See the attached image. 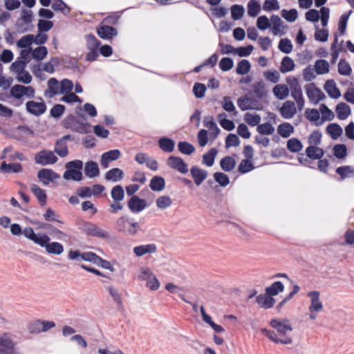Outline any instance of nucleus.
Listing matches in <instances>:
<instances>
[{
  "mask_svg": "<svg viewBox=\"0 0 354 354\" xmlns=\"http://www.w3.org/2000/svg\"><path fill=\"white\" fill-rule=\"evenodd\" d=\"M111 198L114 201H122L124 198V192L121 185L113 187L111 192Z\"/></svg>",
  "mask_w": 354,
  "mask_h": 354,
  "instance_id": "nucleus-55",
  "label": "nucleus"
},
{
  "mask_svg": "<svg viewBox=\"0 0 354 354\" xmlns=\"http://www.w3.org/2000/svg\"><path fill=\"white\" fill-rule=\"evenodd\" d=\"M290 92V88L288 86L283 84H277L274 88H272V93L274 95V97L280 100H284L286 98Z\"/></svg>",
  "mask_w": 354,
  "mask_h": 354,
  "instance_id": "nucleus-31",
  "label": "nucleus"
},
{
  "mask_svg": "<svg viewBox=\"0 0 354 354\" xmlns=\"http://www.w3.org/2000/svg\"><path fill=\"white\" fill-rule=\"evenodd\" d=\"M82 230L88 236L98 237L105 240L111 239L110 233L95 223L84 222L82 225Z\"/></svg>",
  "mask_w": 354,
  "mask_h": 354,
  "instance_id": "nucleus-4",
  "label": "nucleus"
},
{
  "mask_svg": "<svg viewBox=\"0 0 354 354\" xmlns=\"http://www.w3.org/2000/svg\"><path fill=\"white\" fill-rule=\"evenodd\" d=\"M217 153L218 151L216 149H211L207 153L203 156V163L207 167L212 166Z\"/></svg>",
  "mask_w": 354,
  "mask_h": 354,
  "instance_id": "nucleus-52",
  "label": "nucleus"
},
{
  "mask_svg": "<svg viewBox=\"0 0 354 354\" xmlns=\"http://www.w3.org/2000/svg\"><path fill=\"white\" fill-rule=\"evenodd\" d=\"M22 234L28 239L33 241L35 243L39 245L43 237L46 234L39 233L35 234L32 227H28L24 229Z\"/></svg>",
  "mask_w": 354,
  "mask_h": 354,
  "instance_id": "nucleus-32",
  "label": "nucleus"
},
{
  "mask_svg": "<svg viewBox=\"0 0 354 354\" xmlns=\"http://www.w3.org/2000/svg\"><path fill=\"white\" fill-rule=\"evenodd\" d=\"M218 120L221 126L227 131H232L234 129L235 126L232 120L227 119V115L225 113H221L218 115Z\"/></svg>",
  "mask_w": 354,
  "mask_h": 354,
  "instance_id": "nucleus-44",
  "label": "nucleus"
},
{
  "mask_svg": "<svg viewBox=\"0 0 354 354\" xmlns=\"http://www.w3.org/2000/svg\"><path fill=\"white\" fill-rule=\"evenodd\" d=\"M117 230L127 236H135L139 230L138 222H131L127 216H123L117 219Z\"/></svg>",
  "mask_w": 354,
  "mask_h": 354,
  "instance_id": "nucleus-1",
  "label": "nucleus"
},
{
  "mask_svg": "<svg viewBox=\"0 0 354 354\" xmlns=\"http://www.w3.org/2000/svg\"><path fill=\"white\" fill-rule=\"evenodd\" d=\"M128 207L132 212L138 213L146 208L147 203L145 200L133 196L128 202Z\"/></svg>",
  "mask_w": 354,
  "mask_h": 354,
  "instance_id": "nucleus-23",
  "label": "nucleus"
},
{
  "mask_svg": "<svg viewBox=\"0 0 354 354\" xmlns=\"http://www.w3.org/2000/svg\"><path fill=\"white\" fill-rule=\"evenodd\" d=\"M308 297L310 299L308 307L309 317L310 319L315 320L317 318V313L323 310V304L319 299V292L318 291L309 292Z\"/></svg>",
  "mask_w": 354,
  "mask_h": 354,
  "instance_id": "nucleus-7",
  "label": "nucleus"
},
{
  "mask_svg": "<svg viewBox=\"0 0 354 354\" xmlns=\"http://www.w3.org/2000/svg\"><path fill=\"white\" fill-rule=\"evenodd\" d=\"M295 68V63L292 58L290 57H285L283 58L281 65L279 66V71L282 73H286L292 71Z\"/></svg>",
  "mask_w": 354,
  "mask_h": 354,
  "instance_id": "nucleus-40",
  "label": "nucleus"
},
{
  "mask_svg": "<svg viewBox=\"0 0 354 354\" xmlns=\"http://www.w3.org/2000/svg\"><path fill=\"white\" fill-rule=\"evenodd\" d=\"M86 41V48L88 52L86 55V59L93 62L99 56L98 50L100 41L93 35H86L85 36Z\"/></svg>",
  "mask_w": 354,
  "mask_h": 354,
  "instance_id": "nucleus-6",
  "label": "nucleus"
},
{
  "mask_svg": "<svg viewBox=\"0 0 354 354\" xmlns=\"http://www.w3.org/2000/svg\"><path fill=\"white\" fill-rule=\"evenodd\" d=\"M165 187V180L160 176H154L150 182V187L153 191L160 192Z\"/></svg>",
  "mask_w": 354,
  "mask_h": 354,
  "instance_id": "nucleus-46",
  "label": "nucleus"
},
{
  "mask_svg": "<svg viewBox=\"0 0 354 354\" xmlns=\"http://www.w3.org/2000/svg\"><path fill=\"white\" fill-rule=\"evenodd\" d=\"M336 172L340 176L342 180L347 178H354V167L351 166L337 167Z\"/></svg>",
  "mask_w": 354,
  "mask_h": 354,
  "instance_id": "nucleus-42",
  "label": "nucleus"
},
{
  "mask_svg": "<svg viewBox=\"0 0 354 354\" xmlns=\"http://www.w3.org/2000/svg\"><path fill=\"white\" fill-rule=\"evenodd\" d=\"M257 131L261 135H271L274 133V128L270 123L266 122L258 126Z\"/></svg>",
  "mask_w": 354,
  "mask_h": 354,
  "instance_id": "nucleus-64",
  "label": "nucleus"
},
{
  "mask_svg": "<svg viewBox=\"0 0 354 354\" xmlns=\"http://www.w3.org/2000/svg\"><path fill=\"white\" fill-rule=\"evenodd\" d=\"M48 89L45 91V95L52 98L57 94H60V84L56 78L52 77L48 81Z\"/></svg>",
  "mask_w": 354,
  "mask_h": 354,
  "instance_id": "nucleus-26",
  "label": "nucleus"
},
{
  "mask_svg": "<svg viewBox=\"0 0 354 354\" xmlns=\"http://www.w3.org/2000/svg\"><path fill=\"white\" fill-rule=\"evenodd\" d=\"M123 171L119 168H113L108 171L105 174V178L107 180L117 182L123 178Z\"/></svg>",
  "mask_w": 354,
  "mask_h": 354,
  "instance_id": "nucleus-37",
  "label": "nucleus"
},
{
  "mask_svg": "<svg viewBox=\"0 0 354 354\" xmlns=\"http://www.w3.org/2000/svg\"><path fill=\"white\" fill-rule=\"evenodd\" d=\"M158 145L162 151L170 153L174 151L175 143L170 138H162L159 140Z\"/></svg>",
  "mask_w": 354,
  "mask_h": 354,
  "instance_id": "nucleus-43",
  "label": "nucleus"
},
{
  "mask_svg": "<svg viewBox=\"0 0 354 354\" xmlns=\"http://www.w3.org/2000/svg\"><path fill=\"white\" fill-rule=\"evenodd\" d=\"M284 286L280 281H276L273 283L270 286H268L266 289V293L270 295L271 297L278 295L279 292L283 291Z\"/></svg>",
  "mask_w": 354,
  "mask_h": 354,
  "instance_id": "nucleus-51",
  "label": "nucleus"
},
{
  "mask_svg": "<svg viewBox=\"0 0 354 354\" xmlns=\"http://www.w3.org/2000/svg\"><path fill=\"white\" fill-rule=\"evenodd\" d=\"M326 131L333 140L340 137L343 132L342 127L336 123L329 124L326 128Z\"/></svg>",
  "mask_w": 354,
  "mask_h": 354,
  "instance_id": "nucleus-45",
  "label": "nucleus"
},
{
  "mask_svg": "<svg viewBox=\"0 0 354 354\" xmlns=\"http://www.w3.org/2000/svg\"><path fill=\"white\" fill-rule=\"evenodd\" d=\"M26 108L29 113L37 116L43 114L46 110V104L44 102H37L32 100L26 102Z\"/></svg>",
  "mask_w": 354,
  "mask_h": 354,
  "instance_id": "nucleus-19",
  "label": "nucleus"
},
{
  "mask_svg": "<svg viewBox=\"0 0 354 354\" xmlns=\"http://www.w3.org/2000/svg\"><path fill=\"white\" fill-rule=\"evenodd\" d=\"M251 68V64L247 59L241 60L236 66V73L239 75H245L249 73Z\"/></svg>",
  "mask_w": 354,
  "mask_h": 354,
  "instance_id": "nucleus-54",
  "label": "nucleus"
},
{
  "mask_svg": "<svg viewBox=\"0 0 354 354\" xmlns=\"http://www.w3.org/2000/svg\"><path fill=\"white\" fill-rule=\"evenodd\" d=\"M178 147L182 153L186 155H191L195 151L194 147L187 142H178Z\"/></svg>",
  "mask_w": 354,
  "mask_h": 354,
  "instance_id": "nucleus-61",
  "label": "nucleus"
},
{
  "mask_svg": "<svg viewBox=\"0 0 354 354\" xmlns=\"http://www.w3.org/2000/svg\"><path fill=\"white\" fill-rule=\"evenodd\" d=\"M50 237L47 234H45L41 243L39 244V246L44 248L46 252L48 254L55 255H60L62 254L64 252L63 245L60 243L50 242Z\"/></svg>",
  "mask_w": 354,
  "mask_h": 354,
  "instance_id": "nucleus-10",
  "label": "nucleus"
},
{
  "mask_svg": "<svg viewBox=\"0 0 354 354\" xmlns=\"http://www.w3.org/2000/svg\"><path fill=\"white\" fill-rule=\"evenodd\" d=\"M306 94L309 100L315 104H317L319 101L323 100L326 97L324 93L313 84L306 88Z\"/></svg>",
  "mask_w": 354,
  "mask_h": 354,
  "instance_id": "nucleus-20",
  "label": "nucleus"
},
{
  "mask_svg": "<svg viewBox=\"0 0 354 354\" xmlns=\"http://www.w3.org/2000/svg\"><path fill=\"white\" fill-rule=\"evenodd\" d=\"M237 104L242 111L260 109L259 104L254 100L247 96L239 97Z\"/></svg>",
  "mask_w": 354,
  "mask_h": 354,
  "instance_id": "nucleus-21",
  "label": "nucleus"
},
{
  "mask_svg": "<svg viewBox=\"0 0 354 354\" xmlns=\"http://www.w3.org/2000/svg\"><path fill=\"white\" fill-rule=\"evenodd\" d=\"M302 147L301 142L297 138H291L287 142V149L291 152H299Z\"/></svg>",
  "mask_w": 354,
  "mask_h": 354,
  "instance_id": "nucleus-58",
  "label": "nucleus"
},
{
  "mask_svg": "<svg viewBox=\"0 0 354 354\" xmlns=\"http://www.w3.org/2000/svg\"><path fill=\"white\" fill-rule=\"evenodd\" d=\"M32 12L31 10H22L21 19L16 24L17 31L19 32H24L28 31L32 22Z\"/></svg>",
  "mask_w": 354,
  "mask_h": 354,
  "instance_id": "nucleus-13",
  "label": "nucleus"
},
{
  "mask_svg": "<svg viewBox=\"0 0 354 354\" xmlns=\"http://www.w3.org/2000/svg\"><path fill=\"white\" fill-rule=\"evenodd\" d=\"M261 332L276 344L291 345L293 343L292 333L275 334L274 331H271L266 328L261 329Z\"/></svg>",
  "mask_w": 354,
  "mask_h": 354,
  "instance_id": "nucleus-8",
  "label": "nucleus"
},
{
  "mask_svg": "<svg viewBox=\"0 0 354 354\" xmlns=\"http://www.w3.org/2000/svg\"><path fill=\"white\" fill-rule=\"evenodd\" d=\"M315 71L318 75H324L329 71V64L326 60L318 59L315 64Z\"/></svg>",
  "mask_w": 354,
  "mask_h": 354,
  "instance_id": "nucleus-49",
  "label": "nucleus"
},
{
  "mask_svg": "<svg viewBox=\"0 0 354 354\" xmlns=\"http://www.w3.org/2000/svg\"><path fill=\"white\" fill-rule=\"evenodd\" d=\"M35 95V88L32 86H25L20 84L14 85L10 89V95L15 99H21L24 96L33 98Z\"/></svg>",
  "mask_w": 354,
  "mask_h": 354,
  "instance_id": "nucleus-9",
  "label": "nucleus"
},
{
  "mask_svg": "<svg viewBox=\"0 0 354 354\" xmlns=\"http://www.w3.org/2000/svg\"><path fill=\"white\" fill-rule=\"evenodd\" d=\"M0 354H20L15 349L13 335L10 333L0 334Z\"/></svg>",
  "mask_w": 354,
  "mask_h": 354,
  "instance_id": "nucleus-5",
  "label": "nucleus"
},
{
  "mask_svg": "<svg viewBox=\"0 0 354 354\" xmlns=\"http://www.w3.org/2000/svg\"><path fill=\"white\" fill-rule=\"evenodd\" d=\"M190 173L194 182L196 186H200L207 178L208 173L206 170L202 169L197 166L192 167Z\"/></svg>",
  "mask_w": 354,
  "mask_h": 354,
  "instance_id": "nucleus-22",
  "label": "nucleus"
},
{
  "mask_svg": "<svg viewBox=\"0 0 354 354\" xmlns=\"http://www.w3.org/2000/svg\"><path fill=\"white\" fill-rule=\"evenodd\" d=\"M279 49L286 54L292 50V44L290 39L287 38L281 39L279 43Z\"/></svg>",
  "mask_w": 354,
  "mask_h": 354,
  "instance_id": "nucleus-62",
  "label": "nucleus"
},
{
  "mask_svg": "<svg viewBox=\"0 0 354 354\" xmlns=\"http://www.w3.org/2000/svg\"><path fill=\"white\" fill-rule=\"evenodd\" d=\"M264 77L272 83H277L280 80V75L275 70H269L263 73Z\"/></svg>",
  "mask_w": 354,
  "mask_h": 354,
  "instance_id": "nucleus-63",
  "label": "nucleus"
},
{
  "mask_svg": "<svg viewBox=\"0 0 354 354\" xmlns=\"http://www.w3.org/2000/svg\"><path fill=\"white\" fill-rule=\"evenodd\" d=\"M37 178L44 185H48L50 183L59 178V176L49 169H42L37 172Z\"/></svg>",
  "mask_w": 354,
  "mask_h": 354,
  "instance_id": "nucleus-14",
  "label": "nucleus"
},
{
  "mask_svg": "<svg viewBox=\"0 0 354 354\" xmlns=\"http://www.w3.org/2000/svg\"><path fill=\"white\" fill-rule=\"evenodd\" d=\"M270 325L274 328L275 334L292 333V328L287 319H273L270 321Z\"/></svg>",
  "mask_w": 354,
  "mask_h": 354,
  "instance_id": "nucleus-12",
  "label": "nucleus"
},
{
  "mask_svg": "<svg viewBox=\"0 0 354 354\" xmlns=\"http://www.w3.org/2000/svg\"><path fill=\"white\" fill-rule=\"evenodd\" d=\"M221 168L225 171H231L236 165L235 160L231 156H225L220 162Z\"/></svg>",
  "mask_w": 354,
  "mask_h": 354,
  "instance_id": "nucleus-47",
  "label": "nucleus"
},
{
  "mask_svg": "<svg viewBox=\"0 0 354 354\" xmlns=\"http://www.w3.org/2000/svg\"><path fill=\"white\" fill-rule=\"evenodd\" d=\"M256 301L261 308L268 309L272 308L275 304V300L268 293L259 295L256 298Z\"/></svg>",
  "mask_w": 354,
  "mask_h": 354,
  "instance_id": "nucleus-29",
  "label": "nucleus"
},
{
  "mask_svg": "<svg viewBox=\"0 0 354 354\" xmlns=\"http://www.w3.org/2000/svg\"><path fill=\"white\" fill-rule=\"evenodd\" d=\"M318 110L315 109H308L306 111L305 115L310 122H315L317 126L322 124L323 122L320 120V115Z\"/></svg>",
  "mask_w": 354,
  "mask_h": 354,
  "instance_id": "nucleus-38",
  "label": "nucleus"
},
{
  "mask_svg": "<svg viewBox=\"0 0 354 354\" xmlns=\"http://www.w3.org/2000/svg\"><path fill=\"white\" fill-rule=\"evenodd\" d=\"M338 72L342 75L348 76L352 72L350 64L344 59H340L338 63Z\"/></svg>",
  "mask_w": 354,
  "mask_h": 354,
  "instance_id": "nucleus-56",
  "label": "nucleus"
},
{
  "mask_svg": "<svg viewBox=\"0 0 354 354\" xmlns=\"http://www.w3.org/2000/svg\"><path fill=\"white\" fill-rule=\"evenodd\" d=\"M48 54V50L46 46H39L32 50L31 55L34 59L37 61L43 60Z\"/></svg>",
  "mask_w": 354,
  "mask_h": 354,
  "instance_id": "nucleus-53",
  "label": "nucleus"
},
{
  "mask_svg": "<svg viewBox=\"0 0 354 354\" xmlns=\"http://www.w3.org/2000/svg\"><path fill=\"white\" fill-rule=\"evenodd\" d=\"M120 156V151L118 149L110 150L104 153L101 157V165L107 168L110 162L118 159Z\"/></svg>",
  "mask_w": 354,
  "mask_h": 354,
  "instance_id": "nucleus-27",
  "label": "nucleus"
},
{
  "mask_svg": "<svg viewBox=\"0 0 354 354\" xmlns=\"http://www.w3.org/2000/svg\"><path fill=\"white\" fill-rule=\"evenodd\" d=\"M84 171L89 178L97 176L100 172L97 164L93 161L88 162L86 164Z\"/></svg>",
  "mask_w": 354,
  "mask_h": 354,
  "instance_id": "nucleus-39",
  "label": "nucleus"
},
{
  "mask_svg": "<svg viewBox=\"0 0 354 354\" xmlns=\"http://www.w3.org/2000/svg\"><path fill=\"white\" fill-rule=\"evenodd\" d=\"M279 113L284 119H291L297 113V107L292 101H286L279 109Z\"/></svg>",
  "mask_w": 354,
  "mask_h": 354,
  "instance_id": "nucleus-17",
  "label": "nucleus"
},
{
  "mask_svg": "<svg viewBox=\"0 0 354 354\" xmlns=\"http://www.w3.org/2000/svg\"><path fill=\"white\" fill-rule=\"evenodd\" d=\"M286 82L290 86L291 96L294 98L295 100L303 97L301 87L297 78L295 77H288L286 79Z\"/></svg>",
  "mask_w": 354,
  "mask_h": 354,
  "instance_id": "nucleus-18",
  "label": "nucleus"
},
{
  "mask_svg": "<svg viewBox=\"0 0 354 354\" xmlns=\"http://www.w3.org/2000/svg\"><path fill=\"white\" fill-rule=\"evenodd\" d=\"M294 131V127L290 123L284 122L277 127L278 133L283 138L289 137Z\"/></svg>",
  "mask_w": 354,
  "mask_h": 354,
  "instance_id": "nucleus-41",
  "label": "nucleus"
},
{
  "mask_svg": "<svg viewBox=\"0 0 354 354\" xmlns=\"http://www.w3.org/2000/svg\"><path fill=\"white\" fill-rule=\"evenodd\" d=\"M248 14L252 17L258 15L261 10L260 3L257 0H250L248 3Z\"/></svg>",
  "mask_w": 354,
  "mask_h": 354,
  "instance_id": "nucleus-48",
  "label": "nucleus"
},
{
  "mask_svg": "<svg viewBox=\"0 0 354 354\" xmlns=\"http://www.w3.org/2000/svg\"><path fill=\"white\" fill-rule=\"evenodd\" d=\"M83 162L81 160H75L66 163V171L64 172L63 177L66 180H73L80 181L82 178V173L81 169Z\"/></svg>",
  "mask_w": 354,
  "mask_h": 354,
  "instance_id": "nucleus-2",
  "label": "nucleus"
},
{
  "mask_svg": "<svg viewBox=\"0 0 354 354\" xmlns=\"http://www.w3.org/2000/svg\"><path fill=\"white\" fill-rule=\"evenodd\" d=\"M97 35L104 39H110L117 35V30L109 26H102L97 30Z\"/></svg>",
  "mask_w": 354,
  "mask_h": 354,
  "instance_id": "nucleus-33",
  "label": "nucleus"
},
{
  "mask_svg": "<svg viewBox=\"0 0 354 354\" xmlns=\"http://www.w3.org/2000/svg\"><path fill=\"white\" fill-rule=\"evenodd\" d=\"M270 22L272 25L271 31L274 35L282 36L286 34L288 26L284 24L283 21L279 16L275 15H272Z\"/></svg>",
  "mask_w": 354,
  "mask_h": 354,
  "instance_id": "nucleus-15",
  "label": "nucleus"
},
{
  "mask_svg": "<svg viewBox=\"0 0 354 354\" xmlns=\"http://www.w3.org/2000/svg\"><path fill=\"white\" fill-rule=\"evenodd\" d=\"M22 170L20 163L7 164L3 162L0 167V171L2 173H19Z\"/></svg>",
  "mask_w": 354,
  "mask_h": 354,
  "instance_id": "nucleus-35",
  "label": "nucleus"
},
{
  "mask_svg": "<svg viewBox=\"0 0 354 354\" xmlns=\"http://www.w3.org/2000/svg\"><path fill=\"white\" fill-rule=\"evenodd\" d=\"M307 156L310 159H320L324 154V150L317 146H309L306 149Z\"/></svg>",
  "mask_w": 354,
  "mask_h": 354,
  "instance_id": "nucleus-36",
  "label": "nucleus"
},
{
  "mask_svg": "<svg viewBox=\"0 0 354 354\" xmlns=\"http://www.w3.org/2000/svg\"><path fill=\"white\" fill-rule=\"evenodd\" d=\"M71 136L66 135L57 140L55 146V152L60 157H66L68 153V150L66 141L69 140Z\"/></svg>",
  "mask_w": 354,
  "mask_h": 354,
  "instance_id": "nucleus-25",
  "label": "nucleus"
},
{
  "mask_svg": "<svg viewBox=\"0 0 354 354\" xmlns=\"http://www.w3.org/2000/svg\"><path fill=\"white\" fill-rule=\"evenodd\" d=\"M335 111L339 120H345L351 114L350 106L344 102L337 104Z\"/></svg>",
  "mask_w": 354,
  "mask_h": 354,
  "instance_id": "nucleus-34",
  "label": "nucleus"
},
{
  "mask_svg": "<svg viewBox=\"0 0 354 354\" xmlns=\"http://www.w3.org/2000/svg\"><path fill=\"white\" fill-rule=\"evenodd\" d=\"M138 279L146 281V286L151 290H156L160 288V283L153 272L147 267H141L139 270Z\"/></svg>",
  "mask_w": 354,
  "mask_h": 354,
  "instance_id": "nucleus-3",
  "label": "nucleus"
},
{
  "mask_svg": "<svg viewBox=\"0 0 354 354\" xmlns=\"http://www.w3.org/2000/svg\"><path fill=\"white\" fill-rule=\"evenodd\" d=\"M167 164L170 168L176 169L181 174H187L189 171L187 165L181 158L177 156H169Z\"/></svg>",
  "mask_w": 354,
  "mask_h": 354,
  "instance_id": "nucleus-16",
  "label": "nucleus"
},
{
  "mask_svg": "<svg viewBox=\"0 0 354 354\" xmlns=\"http://www.w3.org/2000/svg\"><path fill=\"white\" fill-rule=\"evenodd\" d=\"M324 88L328 95L332 98L337 99L341 96L339 89L337 87L335 81L333 80H327L324 84Z\"/></svg>",
  "mask_w": 354,
  "mask_h": 354,
  "instance_id": "nucleus-30",
  "label": "nucleus"
},
{
  "mask_svg": "<svg viewBox=\"0 0 354 354\" xmlns=\"http://www.w3.org/2000/svg\"><path fill=\"white\" fill-rule=\"evenodd\" d=\"M30 190L41 206L46 205L47 196L44 189H41L38 185L32 183L30 185Z\"/></svg>",
  "mask_w": 354,
  "mask_h": 354,
  "instance_id": "nucleus-28",
  "label": "nucleus"
},
{
  "mask_svg": "<svg viewBox=\"0 0 354 354\" xmlns=\"http://www.w3.org/2000/svg\"><path fill=\"white\" fill-rule=\"evenodd\" d=\"M204 122L205 126L212 131V134L214 135V138H215L219 133L220 130L216 124L214 122L212 117L205 118Z\"/></svg>",
  "mask_w": 354,
  "mask_h": 354,
  "instance_id": "nucleus-60",
  "label": "nucleus"
},
{
  "mask_svg": "<svg viewBox=\"0 0 354 354\" xmlns=\"http://www.w3.org/2000/svg\"><path fill=\"white\" fill-rule=\"evenodd\" d=\"M319 111L322 113V120L323 121H330L332 120L335 115L333 112L329 109L327 106L324 104L320 105Z\"/></svg>",
  "mask_w": 354,
  "mask_h": 354,
  "instance_id": "nucleus-57",
  "label": "nucleus"
},
{
  "mask_svg": "<svg viewBox=\"0 0 354 354\" xmlns=\"http://www.w3.org/2000/svg\"><path fill=\"white\" fill-rule=\"evenodd\" d=\"M156 204L160 209H165L171 205L172 200L169 196L162 195L156 200Z\"/></svg>",
  "mask_w": 354,
  "mask_h": 354,
  "instance_id": "nucleus-50",
  "label": "nucleus"
},
{
  "mask_svg": "<svg viewBox=\"0 0 354 354\" xmlns=\"http://www.w3.org/2000/svg\"><path fill=\"white\" fill-rule=\"evenodd\" d=\"M157 251V247L155 244H146L136 246L133 248V253L138 257L144 255L154 254Z\"/></svg>",
  "mask_w": 354,
  "mask_h": 354,
  "instance_id": "nucleus-24",
  "label": "nucleus"
},
{
  "mask_svg": "<svg viewBox=\"0 0 354 354\" xmlns=\"http://www.w3.org/2000/svg\"><path fill=\"white\" fill-rule=\"evenodd\" d=\"M57 160V157L50 150H42L38 152L35 157V162L41 165L55 164Z\"/></svg>",
  "mask_w": 354,
  "mask_h": 354,
  "instance_id": "nucleus-11",
  "label": "nucleus"
},
{
  "mask_svg": "<svg viewBox=\"0 0 354 354\" xmlns=\"http://www.w3.org/2000/svg\"><path fill=\"white\" fill-rule=\"evenodd\" d=\"M34 41L33 35H26L23 36L17 42V46L19 48L29 47Z\"/></svg>",
  "mask_w": 354,
  "mask_h": 354,
  "instance_id": "nucleus-59",
  "label": "nucleus"
}]
</instances>
